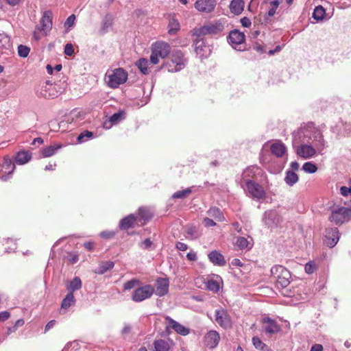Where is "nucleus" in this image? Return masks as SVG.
Listing matches in <instances>:
<instances>
[{
	"label": "nucleus",
	"mask_w": 351,
	"mask_h": 351,
	"mask_svg": "<svg viewBox=\"0 0 351 351\" xmlns=\"http://www.w3.org/2000/svg\"><path fill=\"white\" fill-rule=\"evenodd\" d=\"M245 2L243 0H232L229 5L230 12L235 14H240L244 8Z\"/></svg>",
	"instance_id": "7c9ffc66"
},
{
	"label": "nucleus",
	"mask_w": 351,
	"mask_h": 351,
	"mask_svg": "<svg viewBox=\"0 0 351 351\" xmlns=\"http://www.w3.org/2000/svg\"><path fill=\"white\" fill-rule=\"evenodd\" d=\"M339 239V231L337 228H330L326 230L324 243L327 246L333 247L337 243Z\"/></svg>",
	"instance_id": "a211bd4d"
},
{
	"label": "nucleus",
	"mask_w": 351,
	"mask_h": 351,
	"mask_svg": "<svg viewBox=\"0 0 351 351\" xmlns=\"http://www.w3.org/2000/svg\"><path fill=\"white\" fill-rule=\"evenodd\" d=\"M125 118V113L123 111H119L118 112H116L113 114L112 116L109 118V121L112 124L115 125L117 124L121 121L123 120Z\"/></svg>",
	"instance_id": "de8ad7c7"
},
{
	"label": "nucleus",
	"mask_w": 351,
	"mask_h": 351,
	"mask_svg": "<svg viewBox=\"0 0 351 351\" xmlns=\"http://www.w3.org/2000/svg\"><path fill=\"white\" fill-rule=\"evenodd\" d=\"M75 16L74 14L70 15L64 22V27L67 28L71 27L75 23Z\"/></svg>",
	"instance_id": "052dcab7"
},
{
	"label": "nucleus",
	"mask_w": 351,
	"mask_h": 351,
	"mask_svg": "<svg viewBox=\"0 0 351 351\" xmlns=\"http://www.w3.org/2000/svg\"><path fill=\"white\" fill-rule=\"evenodd\" d=\"M192 193L191 188H186L182 191H178L172 195L173 199H185Z\"/></svg>",
	"instance_id": "a18cd8bd"
},
{
	"label": "nucleus",
	"mask_w": 351,
	"mask_h": 351,
	"mask_svg": "<svg viewBox=\"0 0 351 351\" xmlns=\"http://www.w3.org/2000/svg\"><path fill=\"white\" fill-rule=\"evenodd\" d=\"M32 154L30 152L22 150L17 152L15 156V162L18 165H25L32 159Z\"/></svg>",
	"instance_id": "c756f323"
},
{
	"label": "nucleus",
	"mask_w": 351,
	"mask_h": 351,
	"mask_svg": "<svg viewBox=\"0 0 351 351\" xmlns=\"http://www.w3.org/2000/svg\"><path fill=\"white\" fill-rule=\"evenodd\" d=\"M64 52L66 56H72L74 53V49L73 45L71 43H67L64 47Z\"/></svg>",
	"instance_id": "680f3d73"
},
{
	"label": "nucleus",
	"mask_w": 351,
	"mask_h": 351,
	"mask_svg": "<svg viewBox=\"0 0 351 351\" xmlns=\"http://www.w3.org/2000/svg\"><path fill=\"white\" fill-rule=\"evenodd\" d=\"M154 293V288L150 285L136 288L132 295V299L135 302H141L152 297Z\"/></svg>",
	"instance_id": "f8f14e48"
},
{
	"label": "nucleus",
	"mask_w": 351,
	"mask_h": 351,
	"mask_svg": "<svg viewBox=\"0 0 351 351\" xmlns=\"http://www.w3.org/2000/svg\"><path fill=\"white\" fill-rule=\"evenodd\" d=\"M0 166L2 167V171H4L5 173L8 172V174L3 175L1 178L3 181H7L14 171L15 165L9 156H5L3 160L2 164H0Z\"/></svg>",
	"instance_id": "4be33fe9"
},
{
	"label": "nucleus",
	"mask_w": 351,
	"mask_h": 351,
	"mask_svg": "<svg viewBox=\"0 0 351 351\" xmlns=\"http://www.w3.org/2000/svg\"><path fill=\"white\" fill-rule=\"evenodd\" d=\"M206 287L208 290L213 292H217L220 289V280H208L206 283Z\"/></svg>",
	"instance_id": "49530a36"
},
{
	"label": "nucleus",
	"mask_w": 351,
	"mask_h": 351,
	"mask_svg": "<svg viewBox=\"0 0 351 351\" xmlns=\"http://www.w3.org/2000/svg\"><path fill=\"white\" fill-rule=\"evenodd\" d=\"M302 170L307 173H314L317 171L316 165L312 162H306L302 166Z\"/></svg>",
	"instance_id": "09e8293b"
},
{
	"label": "nucleus",
	"mask_w": 351,
	"mask_h": 351,
	"mask_svg": "<svg viewBox=\"0 0 351 351\" xmlns=\"http://www.w3.org/2000/svg\"><path fill=\"white\" fill-rule=\"evenodd\" d=\"M5 245H8V247H5L7 252H11L14 251L16 249V243L15 242L10 238H7L4 240Z\"/></svg>",
	"instance_id": "13d9d810"
},
{
	"label": "nucleus",
	"mask_w": 351,
	"mask_h": 351,
	"mask_svg": "<svg viewBox=\"0 0 351 351\" xmlns=\"http://www.w3.org/2000/svg\"><path fill=\"white\" fill-rule=\"evenodd\" d=\"M220 340L219 334L215 330L208 331L204 337L205 346L209 348H215Z\"/></svg>",
	"instance_id": "aec40b11"
},
{
	"label": "nucleus",
	"mask_w": 351,
	"mask_h": 351,
	"mask_svg": "<svg viewBox=\"0 0 351 351\" xmlns=\"http://www.w3.org/2000/svg\"><path fill=\"white\" fill-rule=\"evenodd\" d=\"M128 73L122 68L108 70L105 75V82L111 88H117L128 80Z\"/></svg>",
	"instance_id": "f03ea898"
},
{
	"label": "nucleus",
	"mask_w": 351,
	"mask_h": 351,
	"mask_svg": "<svg viewBox=\"0 0 351 351\" xmlns=\"http://www.w3.org/2000/svg\"><path fill=\"white\" fill-rule=\"evenodd\" d=\"M36 93L38 97L45 99L54 98L58 96V91L55 85L48 80L37 86Z\"/></svg>",
	"instance_id": "1a4fd4ad"
},
{
	"label": "nucleus",
	"mask_w": 351,
	"mask_h": 351,
	"mask_svg": "<svg viewBox=\"0 0 351 351\" xmlns=\"http://www.w3.org/2000/svg\"><path fill=\"white\" fill-rule=\"evenodd\" d=\"M114 263L113 261L102 262L99 264V267L95 270V273L98 274H104L107 271L112 269L114 267Z\"/></svg>",
	"instance_id": "4c0bfd02"
},
{
	"label": "nucleus",
	"mask_w": 351,
	"mask_h": 351,
	"mask_svg": "<svg viewBox=\"0 0 351 351\" xmlns=\"http://www.w3.org/2000/svg\"><path fill=\"white\" fill-rule=\"evenodd\" d=\"M29 48L27 46L20 45L18 47V54L20 57L26 58L29 53Z\"/></svg>",
	"instance_id": "5fc2aeb1"
},
{
	"label": "nucleus",
	"mask_w": 351,
	"mask_h": 351,
	"mask_svg": "<svg viewBox=\"0 0 351 351\" xmlns=\"http://www.w3.org/2000/svg\"><path fill=\"white\" fill-rule=\"evenodd\" d=\"M41 29L43 36H46L47 33L51 29L52 27V14L51 12H45L40 21Z\"/></svg>",
	"instance_id": "b1692460"
},
{
	"label": "nucleus",
	"mask_w": 351,
	"mask_h": 351,
	"mask_svg": "<svg viewBox=\"0 0 351 351\" xmlns=\"http://www.w3.org/2000/svg\"><path fill=\"white\" fill-rule=\"evenodd\" d=\"M263 220L268 228H273L277 226L282 219L276 210H270L265 213Z\"/></svg>",
	"instance_id": "2eb2a0df"
},
{
	"label": "nucleus",
	"mask_w": 351,
	"mask_h": 351,
	"mask_svg": "<svg viewBox=\"0 0 351 351\" xmlns=\"http://www.w3.org/2000/svg\"><path fill=\"white\" fill-rule=\"evenodd\" d=\"M350 218L351 209L341 206L332 210L329 219L336 224H339L349 220Z\"/></svg>",
	"instance_id": "9d476101"
},
{
	"label": "nucleus",
	"mask_w": 351,
	"mask_h": 351,
	"mask_svg": "<svg viewBox=\"0 0 351 351\" xmlns=\"http://www.w3.org/2000/svg\"><path fill=\"white\" fill-rule=\"evenodd\" d=\"M82 288V281L79 277H75L71 280L66 286L68 293H73V291L79 290Z\"/></svg>",
	"instance_id": "e433bc0d"
},
{
	"label": "nucleus",
	"mask_w": 351,
	"mask_h": 351,
	"mask_svg": "<svg viewBox=\"0 0 351 351\" xmlns=\"http://www.w3.org/2000/svg\"><path fill=\"white\" fill-rule=\"evenodd\" d=\"M140 284V281L137 279H132L128 282H126L124 285V289L125 290H130L133 288H134L136 286Z\"/></svg>",
	"instance_id": "4d7b16f0"
},
{
	"label": "nucleus",
	"mask_w": 351,
	"mask_h": 351,
	"mask_svg": "<svg viewBox=\"0 0 351 351\" xmlns=\"http://www.w3.org/2000/svg\"><path fill=\"white\" fill-rule=\"evenodd\" d=\"M325 14V9L322 5H318L314 9L313 18L317 21H322L324 19Z\"/></svg>",
	"instance_id": "a19ab883"
},
{
	"label": "nucleus",
	"mask_w": 351,
	"mask_h": 351,
	"mask_svg": "<svg viewBox=\"0 0 351 351\" xmlns=\"http://www.w3.org/2000/svg\"><path fill=\"white\" fill-rule=\"evenodd\" d=\"M210 261L215 265L223 266L226 264L223 256L217 250H213L208 254Z\"/></svg>",
	"instance_id": "cd10ccee"
},
{
	"label": "nucleus",
	"mask_w": 351,
	"mask_h": 351,
	"mask_svg": "<svg viewBox=\"0 0 351 351\" xmlns=\"http://www.w3.org/2000/svg\"><path fill=\"white\" fill-rule=\"evenodd\" d=\"M203 223L204 226L207 228L215 226L216 225V223L213 219L208 217H206L204 219Z\"/></svg>",
	"instance_id": "0e129e2a"
},
{
	"label": "nucleus",
	"mask_w": 351,
	"mask_h": 351,
	"mask_svg": "<svg viewBox=\"0 0 351 351\" xmlns=\"http://www.w3.org/2000/svg\"><path fill=\"white\" fill-rule=\"evenodd\" d=\"M197 38L194 42L195 51L200 58H206L211 53L210 47L206 43L204 39L199 38L200 37Z\"/></svg>",
	"instance_id": "4468645a"
},
{
	"label": "nucleus",
	"mask_w": 351,
	"mask_h": 351,
	"mask_svg": "<svg viewBox=\"0 0 351 351\" xmlns=\"http://www.w3.org/2000/svg\"><path fill=\"white\" fill-rule=\"evenodd\" d=\"M138 222V221L136 215L132 214L121 219L119 226L121 229L128 230Z\"/></svg>",
	"instance_id": "c85d7f7f"
},
{
	"label": "nucleus",
	"mask_w": 351,
	"mask_h": 351,
	"mask_svg": "<svg viewBox=\"0 0 351 351\" xmlns=\"http://www.w3.org/2000/svg\"><path fill=\"white\" fill-rule=\"evenodd\" d=\"M180 29V23L174 17H171L169 22V33L174 34Z\"/></svg>",
	"instance_id": "c03bdc74"
},
{
	"label": "nucleus",
	"mask_w": 351,
	"mask_h": 351,
	"mask_svg": "<svg viewBox=\"0 0 351 351\" xmlns=\"http://www.w3.org/2000/svg\"><path fill=\"white\" fill-rule=\"evenodd\" d=\"M187 60L184 58L183 53L177 50L172 53L171 59L166 61L162 68L167 69L168 72L176 73L182 70L186 65Z\"/></svg>",
	"instance_id": "7ed1b4c3"
},
{
	"label": "nucleus",
	"mask_w": 351,
	"mask_h": 351,
	"mask_svg": "<svg viewBox=\"0 0 351 351\" xmlns=\"http://www.w3.org/2000/svg\"><path fill=\"white\" fill-rule=\"evenodd\" d=\"M155 351H169L170 346L167 341L159 339L154 342Z\"/></svg>",
	"instance_id": "79ce46f5"
},
{
	"label": "nucleus",
	"mask_w": 351,
	"mask_h": 351,
	"mask_svg": "<svg viewBox=\"0 0 351 351\" xmlns=\"http://www.w3.org/2000/svg\"><path fill=\"white\" fill-rule=\"evenodd\" d=\"M263 325V330L264 332L269 335H274L280 330V326L277 322L268 317L263 318L261 321Z\"/></svg>",
	"instance_id": "dca6fc26"
},
{
	"label": "nucleus",
	"mask_w": 351,
	"mask_h": 351,
	"mask_svg": "<svg viewBox=\"0 0 351 351\" xmlns=\"http://www.w3.org/2000/svg\"><path fill=\"white\" fill-rule=\"evenodd\" d=\"M243 184L244 190L250 197L257 199L265 197L266 193L263 187L257 181H247Z\"/></svg>",
	"instance_id": "6e6552de"
},
{
	"label": "nucleus",
	"mask_w": 351,
	"mask_h": 351,
	"mask_svg": "<svg viewBox=\"0 0 351 351\" xmlns=\"http://www.w3.org/2000/svg\"><path fill=\"white\" fill-rule=\"evenodd\" d=\"M186 258L188 260L191 261H194L197 260V253L193 250H191L189 253L186 254Z\"/></svg>",
	"instance_id": "774afa93"
},
{
	"label": "nucleus",
	"mask_w": 351,
	"mask_h": 351,
	"mask_svg": "<svg viewBox=\"0 0 351 351\" xmlns=\"http://www.w3.org/2000/svg\"><path fill=\"white\" fill-rule=\"evenodd\" d=\"M271 154L277 158H282L287 155V148L280 141H276L270 145Z\"/></svg>",
	"instance_id": "412c9836"
},
{
	"label": "nucleus",
	"mask_w": 351,
	"mask_h": 351,
	"mask_svg": "<svg viewBox=\"0 0 351 351\" xmlns=\"http://www.w3.org/2000/svg\"><path fill=\"white\" fill-rule=\"evenodd\" d=\"M169 290V280L166 278H159L156 283V294L160 297L167 293Z\"/></svg>",
	"instance_id": "a878e982"
},
{
	"label": "nucleus",
	"mask_w": 351,
	"mask_h": 351,
	"mask_svg": "<svg viewBox=\"0 0 351 351\" xmlns=\"http://www.w3.org/2000/svg\"><path fill=\"white\" fill-rule=\"evenodd\" d=\"M131 330H132L131 325H130L128 324H125L121 330V334L123 335H127L131 332Z\"/></svg>",
	"instance_id": "338daca9"
},
{
	"label": "nucleus",
	"mask_w": 351,
	"mask_h": 351,
	"mask_svg": "<svg viewBox=\"0 0 351 351\" xmlns=\"http://www.w3.org/2000/svg\"><path fill=\"white\" fill-rule=\"evenodd\" d=\"M237 246L241 250H250L252 244L245 237H238L236 241Z\"/></svg>",
	"instance_id": "58836bf2"
},
{
	"label": "nucleus",
	"mask_w": 351,
	"mask_h": 351,
	"mask_svg": "<svg viewBox=\"0 0 351 351\" xmlns=\"http://www.w3.org/2000/svg\"><path fill=\"white\" fill-rule=\"evenodd\" d=\"M293 146L296 154L304 159L311 158L318 152L315 146L310 143H303L301 145L295 144V145L293 144Z\"/></svg>",
	"instance_id": "9b49d317"
},
{
	"label": "nucleus",
	"mask_w": 351,
	"mask_h": 351,
	"mask_svg": "<svg viewBox=\"0 0 351 351\" xmlns=\"http://www.w3.org/2000/svg\"><path fill=\"white\" fill-rule=\"evenodd\" d=\"M149 61L146 58H140L136 62V66L143 75H148L150 73Z\"/></svg>",
	"instance_id": "f704fd0d"
},
{
	"label": "nucleus",
	"mask_w": 351,
	"mask_h": 351,
	"mask_svg": "<svg viewBox=\"0 0 351 351\" xmlns=\"http://www.w3.org/2000/svg\"><path fill=\"white\" fill-rule=\"evenodd\" d=\"M75 302V300L73 293H68L62 302L60 313L62 314L64 313L66 310H67V308H69L71 306L74 304Z\"/></svg>",
	"instance_id": "2f4dec72"
},
{
	"label": "nucleus",
	"mask_w": 351,
	"mask_h": 351,
	"mask_svg": "<svg viewBox=\"0 0 351 351\" xmlns=\"http://www.w3.org/2000/svg\"><path fill=\"white\" fill-rule=\"evenodd\" d=\"M245 40V36L244 33L237 29L231 31L228 36V42L235 49H237V46L243 43Z\"/></svg>",
	"instance_id": "6ab92c4d"
},
{
	"label": "nucleus",
	"mask_w": 351,
	"mask_h": 351,
	"mask_svg": "<svg viewBox=\"0 0 351 351\" xmlns=\"http://www.w3.org/2000/svg\"><path fill=\"white\" fill-rule=\"evenodd\" d=\"M115 232L114 231H103L100 233V236L104 239H110L114 237Z\"/></svg>",
	"instance_id": "69168bd1"
},
{
	"label": "nucleus",
	"mask_w": 351,
	"mask_h": 351,
	"mask_svg": "<svg viewBox=\"0 0 351 351\" xmlns=\"http://www.w3.org/2000/svg\"><path fill=\"white\" fill-rule=\"evenodd\" d=\"M340 193L343 196H348L351 195V186L347 187V186H341L340 188Z\"/></svg>",
	"instance_id": "e2e57ef3"
},
{
	"label": "nucleus",
	"mask_w": 351,
	"mask_h": 351,
	"mask_svg": "<svg viewBox=\"0 0 351 351\" xmlns=\"http://www.w3.org/2000/svg\"><path fill=\"white\" fill-rule=\"evenodd\" d=\"M202 233L195 226H190L186 228V237L189 239H196L201 236Z\"/></svg>",
	"instance_id": "c9c22d12"
},
{
	"label": "nucleus",
	"mask_w": 351,
	"mask_h": 351,
	"mask_svg": "<svg viewBox=\"0 0 351 351\" xmlns=\"http://www.w3.org/2000/svg\"><path fill=\"white\" fill-rule=\"evenodd\" d=\"M317 267L316 265V264L315 263V262L313 261H309L308 263H307L306 265H305V267H304V269H305V271L308 274H313L315 271H316Z\"/></svg>",
	"instance_id": "bf43d9fd"
},
{
	"label": "nucleus",
	"mask_w": 351,
	"mask_h": 351,
	"mask_svg": "<svg viewBox=\"0 0 351 351\" xmlns=\"http://www.w3.org/2000/svg\"><path fill=\"white\" fill-rule=\"evenodd\" d=\"M61 147V145H50L42 150L43 157H50L55 154L56 152Z\"/></svg>",
	"instance_id": "37998d69"
},
{
	"label": "nucleus",
	"mask_w": 351,
	"mask_h": 351,
	"mask_svg": "<svg viewBox=\"0 0 351 351\" xmlns=\"http://www.w3.org/2000/svg\"><path fill=\"white\" fill-rule=\"evenodd\" d=\"M114 23V17L110 14H106L101 23L100 27L98 30L99 35H104L112 27Z\"/></svg>",
	"instance_id": "393cba45"
},
{
	"label": "nucleus",
	"mask_w": 351,
	"mask_h": 351,
	"mask_svg": "<svg viewBox=\"0 0 351 351\" xmlns=\"http://www.w3.org/2000/svg\"><path fill=\"white\" fill-rule=\"evenodd\" d=\"M93 136V133L92 132L89 131H84L82 132L78 136H77V142L81 143L86 141L87 138H90Z\"/></svg>",
	"instance_id": "864d4df0"
},
{
	"label": "nucleus",
	"mask_w": 351,
	"mask_h": 351,
	"mask_svg": "<svg viewBox=\"0 0 351 351\" xmlns=\"http://www.w3.org/2000/svg\"><path fill=\"white\" fill-rule=\"evenodd\" d=\"M281 1L280 0H272L269 2L268 15L273 16L276 14V11L278 8Z\"/></svg>",
	"instance_id": "8fccbe9b"
},
{
	"label": "nucleus",
	"mask_w": 351,
	"mask_h": 351,
	"mask_svg": "<svg viewBox=\"0 0 351 351\" xmlns=\"http://www.w3.org/2000/svg\"><path fill=\"white\" fill-rule=\"evenodd\" d=\"M215 322L221 327L223 328H229L232 326V322L230 315L226 310L223 308H219L215 310Z\"/></svg>",
	"instance_id": "ddd939ff"
},
{
	"label": "nucleus",
	"mask_w": 351,
	"mask_h": 351,
	"mask_svg": "<svg viewBox=\"0 0 351 351\" xmlns=\"http://www.w3.org/2000/svg\"><path fill=\"white\" fill-rule=\"evenodd\" d=\"M332 132L338 136H346L351 134V125L346 123L341 122L339 125L332 128Z\"/></svg>",
	"instance_id": "bb28decb"
},
{
	"label": "nucleus",
	"mask_w": 351,
	"mask_h": 351,
	"mask_svg": "<svg viewBox=\"0 0 351 351\" xmlns=\"http://www.w3.org/2000/svg\"><path fill=\"white\" fill-rule=\"evenodd\" d=\"M170 53L169 45L165 42H156L152 45L150 62L152 64H157L159 58H165Z\"/></svg>",
	"instance_id": "39448f33"
},
{
	"label": "nucleus",
	"mask_w": 351,
	"mask_h": 351,
	"mask_svg": "<svg viewBox=\"0 0 351 351\" xmlns=\"http://www.w3.org/2000/svg\"><path fill=\"white\" fill-rule=\"evenodd\" d=\"M272 276L276 280L278 285L287 287L290 284L291 273L281 265H275L271 269Z\"/></svg>",
	"instance_id": "423d86ee"
},
{
	"label": "nucleus",
	"mask_w": 351,
	"mask_h": 351,
	"mask_svg": "<svg viewBox=\"0 0 351 351\" xmlns=\"http://www.w3.org/2000/svg\"><path fill=\"white\" fill-rule=\"evenodd\" d=\"M224 29V23L221 21H217L195 29L193 30V35L197 37H202L206 35H218L222 33Z\"/></svg>",
	"instance_id": "20e7f679"
},
{
	"label": "nucleus",
	"mask_w": 351,
	"mask_h": 351,
	"mask_svg": "<svg viewBox=\"0 0 351 351\" xmlns=\"http://www.w3.org/2000/svg\"><path fill=\"white\" fill-rule=\"evenodd\" d=\"M292 136L294 145L301 143H310L311 141L315 146L318 153H321L326 147V142L322 133L312 123L301 125L293 132Z\"/></svg>",
	"instance_id": "f257e3e1"
},
{
	"label": "nucleus",
	"mask_w": 351,
	"mask_h": 351,
	"mask_svg": "<svg viewBox=\"0 0 351 351\" xmlns=\"http://www.w3.org/2000/svg\"><path fill=\"white\" fill-rule=\"evenodd\" d=\"M252 343L255 348L259 350H264V349L267 348L266 344H265L258 337H254L252 338Z\"/></svg>",
	"instance_id": "603ef678"
},
{
	"label": "nucleus",
	"mask_w": 351,
	"mask_h": 351,
	"mask_svg": "<svg viewBox=\"0 0 351 351\" xmlns=\"http://www.w3.org/2000/svg\"><path fill=\"white\" fill-rule=\"evenodd\" d=\"M207 214L208 216L215 218L216 220H217L219 221H221L224 219L223 215L222 213L221 212V210L216 207L210 208L207 211Z\"/></svg>",
	"instance_id": "ea45409f"
},
{
	"label": "nucleus",
	"mask_w": 351,
	"mask_h": 351,
	"mask_svg": "<svg viewBox=\"0 0 351 351\" xmlns=\"http://www.w3.org/2000/svg\"><path fill=\"white\" fill-rule=\"evenodd\" d=\"M136 217H138V221L143 225L152 218V214L149 209L146 208H140Z\"/></svg>",
	"instance_id": "72a5a7b5"
},
{
	"label": "nucleus",
	"mask_w": 351,
	"mask_h": 351,
	"mask_svg": "<svg viewBox=\"0 0 351 351\" xmlns=\"http://www.w3.org/2000/svg\"><path fill=\"white\" fill-rule=\"evenodd\" d=\"M265 178V172L258 166L253 165L247 167L242 173V182L246 183L247 181H259L263 183V178Z\"/></svg>",
	"instance_id": "0eeeda50"
},
{
	"label": "nucleus",
	"mask_w": 351,
	"mask_h": 351,
	"mask_svg": "<svg viewBox=\"0 0 351 351\" xmlns=\"http://www.w3.org/2000/svg\"><path fill=\"white\" fill-rule=\"evenodd\" d=\"M284 180L288 186H292L298 182L299 177L293 170H287Z\"/></svg>",
	"instance_id": "473e14b6"
},
{
	"label": "nucleus",
	"mask_w": 351,
	"mask_h": 351,
	"mask_svg": "<svg viewBox=\"0 0 351 351\" xmlns=\"http://www.w3.org/2000/svg\"><path fill=\"white\" fill-rule=\"evenodd\" d=\"M9 43V37L4 33H0V54L3 53V49L6 48Z\"/></svg>",
	"instance_id": "3c124183"
},
{
	"label": "nucleus",
	"mask_w": 351,
	"mask_h": 351,
	"mask_svg": "<svg viewBox=\"0 0 351 351\" xmlns=\"http://www.w3.org/2000/svg\"><path fill=\"white\" fill-rule=\"evenodd\" d=\"M139 247L143 250H152L154 248V243L149 239H146L140 243Z\"/></svg>",
	"instance_id": "6e6d98bb"
},
{
	"label": "nucleus",
	"mask_w": 351,
	"mask_h": 351,
	"mask_svg": "<svg viewBox=\"0 0 351 351\" xmlns=\"http://www.w3.org/2000/svg\"><path fill=\"white\" fill-rule=\"evenodd\" d=\"M216 5L215 0H197L195 3V8L199 12L210 13L215 10Z\"/></svg>",
	"instance_id": "f3484780"
},
{
	"label": "nucleus",
	"mask_w": 351,
	"mask_h": 351,
	"mask_svg": "<svg viewBox=\"0 0 351 351\" xmlns=\"http://www.w3.org/2000/svg\"><path fill=\"white\" fill-rule=\"evenodd\" d=\"M166 320L168 322V326L173 329L178 334L182 336H186L189 334V328L175 321L170 317H167Z\"/></svg>",
	"instance_id": "5701e85b"
}]
</instances>
